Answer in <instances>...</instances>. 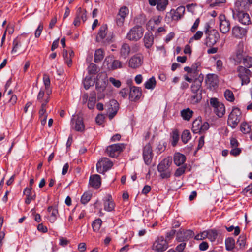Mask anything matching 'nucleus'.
<instances>
[{
  "label": "nucleus",
  "instance_id": "nucleus-50",
  "mask_svg": "<svg viewBox=\"0 0 252 252\" xmlns=\"http://www.w3.org/2000/svg\"><path fill=\"white\" fill-rule=\"evenodd\" d=\"M63 56L65 60V62L68 66H70L72 64V60L69 59V55L67 51L65 50H63Z\"/></svg>",
  "mask_w": 252,
  "mask_h": 252
},
{
  "label": "nucleus",
  "instance_id": "nucleus-10",
  "mask_svg": "<svg viewBox=\"0 0 252 252\" xmlns=\"http://www.w3.org/2000/svg\"><path fill=\"white\" fill-rule=\"evenodd\" d=\"M233 18H237L238 21L243 25H249L251 23L249 15L243 11H238L236 13L233 10Z\"/></svg>",
  "mask_w": 252,
  "mask_h": 252
},
{
  "label": "nucleus",
  "instance_id": "nucleus-51",
  "mask_svg": "<svg viewBox=\"0 0 252 252\" xmlns=\"http://www.w3.org/2000/svg\"><path fill=\"white\" fill-rule=\"evenodd\" d=\"M13 47L12 50V53H15L17 51L18 48L21 46L20 42L18 38H15L13 42Z\"/></svg>",
  "mask_w": 252,
  "mask_h": 252
},
{
  "label": "nucleus",
  "instance_id": "nucleus-44",
  "mask_svg": "<svg viewBox=\"0 0 252 252\" xmlns=\"http://www.w3.org/2000/svg\"><path fill=\"white\" fill-rule=\"evenodd\" d=\"M92 197V193L90 191L85 192L81 196V202L85 204L88 202Z\"/></svg>",
  "mask_w": 252,
  "mask_h": 252
},
{
  "label": "nucleus",
  "instance_id": "nucleus-17",
  "mask_svg": "<svg viewBox=\"0 0 252 252\" xmlns=\"http://www.w3.org/2000/svg\"><path fill=\"white\" fill-rule=\"evenodd\" d=\"M205 82L208 87L211 89L212 88H215L218 86L219 83L218 76L214 74H209L206 76Z\"/></svg>",
  "mask_w": 252,
  "mask_h": 252
},
{
  "label": "nucleus",
  "instance_id": "nucleus-48",
  "mask_svg": "<svg viewBox=\"0 0 252 252\" xmlns=\"http://www.w3.org/2000/svg\"><path fill=\"white\" fill-rule=\"evenodd\" d=\"M226 0H207V2L210 4L211 7L219 6L221 3H224Z\"/></svg>",
  "mask_w": 252,
  "mask_h": 252
},
{
  "label": "nucleus",
  "instance_id": "nucleus-5",
  "mask_svg": "<svg viewBox=\"0 0 252 252\" xmlns=\"http://www.w3.org/2000/svg\"><path fill=\"white\" fill-rule=\"evenodd\" d=\"M144 29L140 26H135L132 28L127 33L126 38L130 41H137L143 35Z\"/></svg>",
  "mask_w": 252,
  "mask_h": 252
},
{
  "label": "nucleus",
  "instance_id": "nucleus-20",
  "mask_svg": "<svg viewBox=\"0 0 252 252\" xmlns=\"http://www.w3.org/2000/svg\"><path fill=\"white\" fill-rule=\"evenodd\" d=\"M142 93L139 87L133 86L129 90V99L131 101H136L139 99Z\"/></svg>",
  "mask_w": 252,
  "mask_h": 252
},
{
  "label": "nucleus",
  "instance_id": "nucleus-1",
  "mask_svg": "<svg viewBox=\"0 0 252 252\" xmlns=\"http://www.w3.org/2000/svg\"><path fill=\"white\" fill-rule=\"evenodd\" d=\"M171 164L172 159L170 157L164 158L159 163L157 168L161 178H168L171 176L172 170L170 167Z\"/></svg>",
  "mask_w": 252,
  "mask_h": 252
},
{
  "label": "nucleus",
  "instance_id": "nucleus-12",
  "mask_svg": "<svg viewBox=\"0 0 252 252\" xmlns=\"http://www.w3.org/2000/svg\"><path fill=\"white\" fill-rule=\"evenodd\" d=\"M143 63V56L140 54H136L129 59L128 61V66L131 68L136 69L140 67Z\"/></svg>",
  "mask_w": 252,
  "mask_h": 252
},
{
  "label": "nucleus",
  "instance_id": "nucleus-38",
  "mask_svg": "<svg viewBox=\"0 0 252 252\" xmlns=\"http://www.w3.org/2000/svg\"><path fill=\"white\" fill-rule=\"evenodd\" d=\"M168 0H157V9L159 11H164L168 4Z\"/></svg>",
  "mask_w": 252,
  "mask_h": 252
},
{
  "label": "nucleus",
  "instance_id": "nucleus-49",
  "mask_svg": "<svg viewBox=\"0 0 252 252\" xmlns=\"http://www.w3.org/2000/svg\"><path fill=\"white\" fill-rule=\"evenodd\" d=\"M240 130L243 133L246 134L250 132L251 128L250 126L247 123L244 122L241 124Z\"/></svg>",
  "mask_w": 252,
  "mask_h": 252
},
{
  "label": "nucleus",
  "instance_id": "nucleus-22",
  "mask_svg": "<svg viewBox=\"0 0 252 252\" xmlns=\"http://www.w3.org/2000/svg\"><path fill=\"white\" fill-rule=\"evenodd\" d=\"M247 32L245 29L238 26H235L232 29V35L237 38H242Z\"/></svg>",
  "mask_w": 252,
  "mask_h": 252
},
{
  "label": "nucleus",
  "instance_id": "nucleus-35",
  "mask_svg": "<svg viewBox=\"0 0 252 252\" xmlns=\"http://www.w3.org/2000/svg\"><path fill=\"white\" fill-rule=\"evenodd\" d=\"M181 114L183 119L189 121L192 116L193 111L188 108L181 111Z\"/></svg>",
  "mask_w": 252,
  "mask_h": 252
},
{
  "label": "nucleus",
  "instance_id": "nucleus-9",
  "mask_svg": "<svg viewBox=\"0 0 252 252\" xmlns=\"http://www.w3.org/2000/svg\"><path fill=\"white\" fill-rule=\"evenodd\" d=\"M113 166L112 162L107 158H102L97 163L96 168L97 172L103 173Z\"/></svg>",
  "mask_w": 252,
  "mask_h": 252
},
{
  "label": "nucleus",
  "instance_id": "nucleus-55",
  "mask_svg": "<svg viewBox=\"0 0 252 252\" xmlns=\"http://www.w3.org/2000/svg\"><path fill=\"white\" fill-rule=\"evenodd\" d=\"M203 32L202 31H197L196 33L194 35L193 37H192L190 40L189 42L191 43V42L193 40H199L203 36Z\"/></svg>",
  "mask_w": 252,
  "mask_h": 252
},
{
  "label": "nucleus",
  "instance_id": "nucleus-30",
  "mask_svg": "<svg viewBox=\"0 0 252 252\" xmlns=\"http://www.w3.org/2000/svg\"><path fill=\"white\" fill-rule=\"evenodd\" d=\"M95 83L94 78L92 76H87L83 81V85L85 89H88L91 86L94 85Z\"/></svg>",
  "mask_w": 252,
  "mask_h": 252
},
{
  "label": "nucleus",
  "instance_id": "nucleus-21",
  "mask_svg": "<svg viewBox=\"0 0 252 252\" xmlns=\"http://www.w3.org/2000/svg\"><path fill=\"white\" fill-rule=\"evenodd\" d=\"M119 108V105L118 102L114 99L110 101L108 105V110L110 112L109 118L112 119L116 114Z\"/></svg>",
  "mask_w": 252,
  "mask_h": 252
},
{
  "label": "nucleus",
  "instance_id": "nucleus-60",
  "mask_svg": "<svg viewBox=\"0 0 252 252\" xmlns=\"http://www.w3.org/2000/svg\"><path fill=\"white\" fill-rule=\"evenodd\" d=\"M241 152V150L240 148L238 147L232 148V150L230 151V154L234 156H237L239 155Z\"/></svg>",
  "mask_w": 252,
  "mask_h": 252
},
{
  "label": "nucleus",
  "instance_id": "nucleus-40",
  "mask_svg": "<svg viewBox=\"0 0 252 252\" xmlns=\"http://www.w3.org/2000/svg\"><path fill=\"white\" fill-rule=\"evenodd\" d=\"M207 237L211 242H214L218 236V233L215 230H209L207 231Z\"/></svg>",
  "mask_w": 252,
  "mask_h": 252
},
{
  "label": "nucleus",
  "instance_id": "nucleus-59",
  "mask_svg": "<svg viewBox=\"0 0 252 252\" xmlns=\"http://www.w3.org/2000/svg\"><path fill=\"white\" fill-rule=\"evenodd\" d=\"M129 93V89L128 88H123L120 91V94L121 96L125 98H126L127 95V94Z\"/></svg>",
  "mask_w": 252,
  "mask_h": 252
},
{
  "label": "nucleus",
  "instance_id": "nucleus-42",
  "mask_svg": "<svg viewBox=\"0 0 252 252\" xmlns=\"http://www.w3.org/2000/svg\"><path fill=\"white\" fill-rule=\"evenodd\" d=\"M191 133L188 130H185L182 133L181 138L184 143H187L191 139Z\"/></svg>",
  "mask_w": 252,
  "mask_h": 252
},
{
  "label": "nucleus",
  "instance_id": "nucleus-7",
  "mask_svg": "<svg viewBox=\"0 0 252 252\" xmlns=\"http://www.w3.org/2000/svg\"><path fill=\"white\" fill-rule=\"evenodd\" d=\"M241 112L238 108H234L229 115L227 124L232 128H235L240 121Z\"/></svg>",
  "mask_w": 252,
  "mask_h": 252
},
{
  "label": "nucleus",
  "instance_id": "nucleus-32",
  "mask_svg": "<svg viewBox=\"0 0 252 252\" xmlns=\"http://www.w3.org/2000/svg\"><path fill=\"white\" fill-rule=\"evenodd\" d=\"M79 115L75 114L72 116L71 120V127L72 129L79 131Z\"/></svg>",
  "mask_w": 252,
  "mask_h": 252
},
{
  "label": "nucleus",
  "instance_id": "nucleus-56",
  "mask_svg": "<svg viewBox=\"0 0 252 252\" xmlns=\"http://www.w3.org/2000/svg\"><path fill=\"white\" fill-rule=\"evenodd\" d=\"M43 29V24L40 23L39 25L38 28H37V29L36 30V31L35 32V37L38 38L40 36Z\"/></svg>",
  "mask_w": 252,
  "mask_h": 252
},
{
  "label": "nucleus",
  "instance_id": "nucleus-54",
  "mask_svg": "<svg viewBox=\"0 0 252 252\" xmlns=\"http://www.w3.org/2000/svg\"><path fill=\"white\" fill-rule=\"evenodd\" d=\"M128 8L124 6L120 8L119 15L121 17L125 18L126 15L128 14Z\"/></svg>",
  "mask_w": 252,
  "mask_h": 252
},
{
  "label": "nucleus",
  "instance_id": "nucleus-53",
  "mask_svg": "<svg viewBox=\"0 0 252 252\" xmlns=\"http://www.w3.org/2000/svg\"><path fill=\"white\" fill-rule=\"evenodd\" d=\"M186 166H183L178 168L175 171L174 175L176 177H179L185 173Z\"/></svg>",
  "mask_w": 252,
  "mask_h": 252
},
{
  "label": "nucleus",
  "instance_id": "nucleus-24",
  "mask_svg": "<svg viewBox=\"0 0 252 252\" xmlns=\"http://www.w3.org/2000/svg\"><path fill=\"white\" fill-rule=\"evenodd\" d=\"M48 211L51 213V215L49 218V221L53 223L57 219V216L59 215L57 207L56 206H49Z\"/></svg>",
  "mask_w": 252,
  "mask_h": 252
},
{
  "label": "nucleus",
  "instance_id": "nucleus-15",
  "mask_svg": "<svg viewBox=\"0 0 252 252\" xmlns=\"http://www.w3.org/2000/svg\"><path fill=\"white\" fill-rule=\"evenodd\" d=\"M220 30L222 33L228 32L230 29V21L226 19L224 15H220L219 17Z\"/></svg>",
  "mask_w": 252,
  "mask_h": 252
},
{
  "label": "nucleus",
  "instance_id": "nucleus-19",
  "mask_svg": "<svg viewBox=\"0 0 252 252\" xmlns=\"http://www.w3.org/2000/svg\"><path fill=\"white\" fill-rule=\"evenodd\" d=\"M103 201L104 209L105 211L110 212L114 210L115 203L110 195L108 194L105 196L103 199Z\"/></svg>",
  "mask_w": 252,
  "mask_h": 252
},
{
  "label": "nucleus",
  "instance_id": "nucleus-4",
  "mask_svg": "<svg viewBox=\"0 0 252 252\" xmlns=\"http://www.w3.org/2000/svg\"><path fill=\"white\" fill-rule=\"evenodd\" d=\"M236 71L241 81L242 85H247L250 82L252 72L249 69L240 65L237 67Z\"/></svg>",
  "mask_w": 252,
  "mask_h": 252
},
{
  "label": "nucleus",
  "instance_id": "nucleus-41",
  "mask_svg": "<svg viewBox=\"0 0 252 252\" xmlns=\"http://www.w3.org/2000/svg\"><path fill=\"white\" fill-rule=\"evenodd\" d=\"M193 94L191 96V102L193 104L198 103L202 98L201 92L192 93Z\"/></svg>",
  "mask_w": 252,
  "mask_h": 252
},
{
  "label": "nucleus",
  "instance_id": "nucleus-33",
  "mask_svg": "<svg viewBox=\"0 0 252 252\" xmlns=\"http://www.w3.org/2000/svg\"><path fill=\"white\" fill-rule=\"evenodd\" d=\"M95 93L94 91H92L90 93L89 101L88 103V107L90 109H93L96 101Z\"/></svg>",
  "mask_w": 252,
  "mask_h": 252
},
{
  "label": "nucleus",
  "instance_id": "nucleus-31",
  "mask_svg": "<svg viewBox=\"0 0 252 252\" xmlns=\"http://www.w3.org/2000/svg\"><path fill=\"white\" fill-rule=\"evenodd\" d=\"M104 57V52L101 49H98L95 51L94 62L96 63L101 62Z\"/></svg>",
  "mask_w": 252,
  "mask_h": 252
},
{
  "label": "nucleus",
  "instance_id": "nucleus-57",
  "mask_svg": "<svg viewBox=\"0 0 252 252\" xmlns=\"http://www.w3.org/2000/svg\"><path fill=\"white\" fill-rule=\"evenodd\" d=\"M109 81L116 87L119 88L121 85V82L120 80H117L114 78L110 77Z\"/></svg>",
  "mask_w": 252,
  "mask_h": 252
},
{
  "label": "nucleus",
  "instance_id": "nucleus-11",
  "mask_svg": "<svg viewBox=\"0 0 252 252\" xmlns=\"http://www.w3.org/2000/svg\"><path fill=\"white\" fill-rule=\"evenodd\" d=\"M124 148L123 144H113L107 147L106 152L110 157L115 158L118 156Z\"/></svg>",
  "mask_w": 252,
  "mask_h": 252
},
{
  "label": "nucleus",
  "instance_id": "nucleus-16",
  "mask_svg": "<svg viewBox=\"0 0 252 252\" xmlns=\"http://www.w3.org/2000/svg\"><path fill=\"white\" fill-rule=\"evenodd\" d=\"M194 236L193 232L191 230H180L177 234V239L180 242L188 240Z\"/></svg>",
  "mask_w": 252,
  "mask_h": 252
},
{
  "label": "nucleus",
  "instance_id": "nucleus-58",
  "mask_svg": "<svg viewBox=\"0 0 252 252\" xmlns=\"http://www.w3.org/2000/svg\"><path fill=\"white\" fill-rule=\"evenodd\" d=\"M207 237V231H204L195 236V239L197 240H201L206 238Z\"/></svg>",
  "mask_w": 252,
  "mask_h": 252
},
{
  "label": "nucleus",
  "instance_id": "nucleus-26",
  "mask_svg": "<svg viewBox=\"0 0 252 252\" xmlns=\"http://www.w3.org/2000/svg\"><path fill=\"white\" fill-rule=\"evenodd\" d=\"M186 158L184 155L179 153H175L174 156V162L177 166L182 165L186 161Z\"/></svg>",
  "mask_w": 252,
  "mask_h": 252
},
{
  "label": "nucleus",
  "instance_id": "nucleus-27",
  "mask_svg": "<svg viewBox=\"0 0 252 252\" xmlns=\"http://www.w3.org/2000/svg\"><path fill=\"white\" fill-rule=\"evenodd\" d=\"M90 184L93 187L98 188L100 186V176L95 174L90 178Z\"/></svg>",
  "mask_w": 252,
  "mask_h": 252
},
{
  "label": "nucleus",
  "instance_id": "nucleus-37",
  "mask_svg": "<svg viewBox=\"0 0 252 252\" xmlns=\"http://www.w3.org/2000/svg\"><path fill=\"white\" fill-rule=\"evenodd\" d=\"M235 247V240L232 237L227 238L225 240V247L228 251L232 250Z\"/></svg>",
  "mask_w": 252,
  "mask_h": 252
},
{
  "label": "nucleus",
  "instance_id": "nucleus-13",
  "mask_svg": "<svg viewBox=\"0 0 252 252\" xmlns=\"http://www.w3.org/2000/svg\"><path fill=\"white\" fill-rule=\"evenodd\" d=\"M168 247L166 241L164 237H161L158 238L154 243L153 245V250L157 252H162L165 251Z\"/></svg>",
  "mask_w": 252,
  "mask_h": 252
},
{
  "label": "nucleus",
  "instance_id": "nucleus-39",
  "mask_svg": "<svg viewBox=\"0 0 252 252\" xmlns=\"http://www.w3.org/2000/svg\"><path fill=\"white\" fill-rule=\"evenodd\" d=\"M156 84V81L154 77L150 78L145 83V87L147 89H153Z\"/></svg>",
  "mask_w": 252,
  "mask_h": 252
},
{
  "label": "nucleus",
  "instance_id": "nucleus-45",
  "mask_svg": "<svg viewBox=\"0 0 252 252\" xmlns=\"http://www.w3.org/2000/svg\"><path fill=\"white\" fill-rule=\"evenodd\" d=\"M226 99L230 102H233L234 100V96L233 92L230 90H226L224 93Z\"/></svg>",
  "mask_w": 252,
  "mask_h": 252
},
{
  "label": "nucleus",
  "instance_id": "nucleus-46",
  "mask_svg": "<svg viewBox=\"0 0 252 252\" xmlns=\"http://www.w3.org/2000/svg\"><path fill=\"white\" fill-rule=\"evenodd\" d=\"M102 220L100 219L95 220L92 223V227L94 231H97L99 230L102 224Z\"/></svg>",
  "mask_w": 252,
  "mask_h": 252
},
{
  "label": "nucleus",
  "instance_id": "nucleus-34",
  "mask_svg": "<svg viewBox=\"0 0 252 252\" xmlns=\"http://www.w3.org/2000/svg\"><path fill=\"white\" fill-rule=\"evenodd\" d=\"M214 111L216 114L219 117H222L225 112V107L223 104L220 103L219 105L214 108Z\"/></svg>",
  "mask_w": 252,
  "mask_h": 252
},
{
  "label": "nucleus",
  "instance_id": "nucleus-36",
  "mask_svg": "<svg viewBox=\"0 0 252 252\" xmlns=\"http://www.w3.org/2000/svg\"><path fill=\"white\" fill-rule=\"evenodd\" d=\"M88 76H93L98 72V69L97 65L94 63H91L88 67Z\"/></svg>",
  "mask_w": 252,
  "mask_h": 252
},
{
  "label": "nucleus",
  "instance_id": "nucleus-29",
  "mask_svg": "<svg viewBox=\"0 0 252 252\" xmlns=\"http://www.w3.org/2000/svg\"><path fill=\"white\" fill-rule=\"evenodd\" d=\"M154 37L151 33H146L144 36V42L146 48H149L153 43Z\"/></svg>",
  "mask_w": 252,
  "mask_h": 252
},
{
  "label": "nucleus",
  "instance_id": "nucleus-63",
  "mask_svg": "<svg viewBox=\"0 0 252 252\" xmlns=\"http://www.w3.org/2000/svg\"><path fill=\"white\" fill-rule=\"evenodd\" d=\"M242 192L244 193V194H247L248 192H249V194H252V186L249 185L243 189Z\"/></svg>",
  "mask_w": 252,
  "mask_h": 252
},
{
  "label": "nucleus",
  "instance_id": "nucleus-6",
  "mask_svg": "<svg viewBox=\"0 0 252 252\" xmlns=\"http://www.w3.org/2000/svg\"><path fill=\"white\" fill-rule=\"evenodd\" d=\"M209 127L207 122H203L201 118H198L192 123V131L194 133H202L205 132Z\"/></svg>",
  "mask_w": 252,
  "mask_h": 252
},
{
  "label": "nucleus",
  "instance_id": "nucleus-23",
  "mask_svg": "<svg viewBox=\"0 0 252 252\" xmlns=\"http://www.w3.org/2000/svg\"><path fill=\"white\" fill-rule=\"evenodd\" d=\"M32 188H26L24 190V194L26 196L25 202L26 204H29L32 200H34L36 197L35 194L32 195L31 192Z\"/></svg>",
  "mask_w": 252,
  "mask_h": 252
},
{
  "label": "nucleus",
  "instance_id": "nucleus-18",
  "mask_svg": "<svg viewBox=\"0 0 252 252\" xmlns=\"http://www.w3.org/2000/svg\"><path fill=\"white\" fill-rule=\"evenodd\" d=\"M204 79V76L202 74H200L198 77L195 78L191 86V89L192 93H197L201 92L202 83Z\"/></svg>",
  "mask_w": 252,
  "mask_h": 252
},
{
  "label": "nucleus",
  "instance_id": "nucleus-62",
  "mask_svg": "<svg viewBox=\"0 0 252 252\" xmlns=\"http://www.w3.org/2000/svg\"><path fill=\"white\" fill-rule=\"evenodd\" d=\"M239 143L234 138H231L230 139V146L231 148H236L238 146Z\"/></svg>",
  "mask_w": 252,
  "mask_h": 252
},
{
  "label": "nucleus",
  "instance_id": "nucleus-3",
  "mask_svg": "<svg viewBox=\"0 0 252 252\" xmlns=\"http://www.w3.org/2000/svg\"><path fill=\"white\" fill-rule=\"evenodd\" d=\"M103 66L108 70H114L123 67L122 63L115 59L113 56H107L104 62Z\"/></svg>",
  "mask_w": 252,
  "mask_h": 252
},
{
  "label": "nucleus",
  "instance_id": "nucleus-25",
  "mask_svg": "<svg viewBox=\"0 0 252 252\" xmlns=\"http://www.w3.org/2000/svg\"><path fill=\"white\" fill-rule=\"evenodd\" d=\"M250 5L247 0H237L235 2V6L238 11L248 9Z\"/></svg>",
  "mask_w": 252,
  "mask_h": 252
},
{
  "label": "nucleus",
  "instance_id": "nucleus-2",
  "mask_svg": "<svg viewBox=\"0 0 252 252\" xmlns=\"http://www.w3.org/2000/svg\"><path fill=\"white\" fill-rule=\"evenodd\" d=\"M107 31L108 28L106 24L101 25L96 37V41L104 44L111 42L113 36L112 35L107 34Z\"/></svg>",
  "mask_w": 252,
  "mask_h": 252
},
{
  "label": "nucleus",
  "instance_id": "nucleus-47",
  "mask_svg": "<svg viewBox=\"0 0 252 252\" xmlns=\"http://www.w3.org/2000/svg\"><path fill=\"white\" fill-rule=\"evenodd\" d=\"M179 139V134L177 130H174L172 134V145L175 146Z\"/></svg>",
  "mask_w": 252,
  "mask_h": 252
},
{
  "label": "nucleus",
  "instance_id": "nucleus-43",
  "mask_svg": "<svg viewBox=\"0 0 252 252\" xmlns=\"http://www.w3.org/2000/svg\"><path fill=\"white\" fill-rule=\"evenodd\" d=\"M242 63L246 68H250L252 67V57L246 56L243 59Z\"/></svg>",
  "mask_w": 252,
  "mask_h": 252
},
{
  "label": "nucleus",
  "instance_id": "nucleus-64",
  "mask_svg": "<svg viewBox=\"0 0 252 252\" xmlns=\"http://www.w3.org/2000/svg\"><path fill=\"white\" fill-rule=\"evenodd\" d=\"M200 23V20L199 18L196 19L195 22L194 23L193 26H192L191 28V31L192 32H194L195 30L197 29L199 24Z\"/></svg>",
  "mask_w": 252,
  "mask_h": 252
},
{
  "label": "nucleus",
  "instance_id": "nucleus-28",
  "mask_svg": "<svg viewBox=\"0 0 252 252\" xmlns=\"http://www.w3.org/2000/svg\"><path fill=\"white\" fill-rule=\"evenodd\" d=\"M130 52V48L127 43H124L120 49V55L124 59H126L129 55Z\"/></svg>",
  "mask_w": 252,
  "mask_h": 252
},
{
  "label": "nucleus",
  "instance_id": "nucleus-8",
  "mask_svg": "<svg viewBox=\"0 0 252 252\" xmlns=\"http://www.w3.org/2000/svg\"><path fill=\"white\" fill-rule=\"evenodd\" d=\"M206 39L205 44L208 47H212L214 45L220 38V35L217 31L212 30L207 31L205 32Z\"/></svg>",
  "mask_w": 252,
  "mask_h": 252
},
{
  "label": "nucleus",
  "instance_id": "nucleus-52",
  "mask_svg": "<svg viewBox=\"0 0 252 252\" xmlns=\"http://www.w3.org/2000/svg\"><path fill=\"white\" fill-rule=\"evenodd\" d=\"M43 80L45 89H49L50 85V79L49 75L47 74H44L43 77Z\"/></svg>",
  "mask_w": 252,
  "mask_h": 252
},
{
  "label": "nucleus",
  "instance_id": "nucleus-14",
  "mask_svg": "<svg viewBox=\"0 0 252 252\" xmlns=\"http://www.w3.org/2000/svg\"><path fill=\"white\" fill-rule=\"evenodd\" d=\"M143 158L146 165L150 164L153 158V153L152 146L149 143L147 144L143 148Z\"/></svg>",
  "mask_w": 252,
  "mask_h": 252
},
{
  "label": "nucleus",
  "instance_id": "nucleus-61",
  "mask_svg": "<svg viewBox=\"0 0 252 252\" xmlns=\"http://www.w3.org/2000/svg\"><path fill=\"white\" fill-rule=\"evenodd\" d=\"M210 105L214 107V108H215L220 102L216 98H211L210 100Z\"/></svg>",
  "mask_w": 252,
  "mask_h": 252
}]
</instances>
